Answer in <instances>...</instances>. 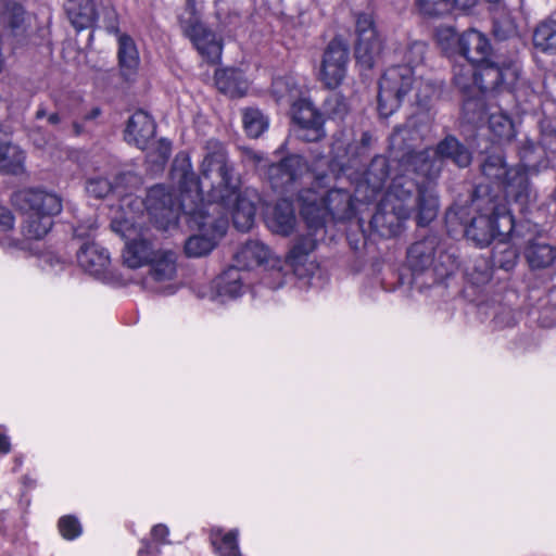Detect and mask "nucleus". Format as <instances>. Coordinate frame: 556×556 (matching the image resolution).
Returning <instances> with one entry per match:
<instances>
[{
    "label": "nucleus",
    "instance_id": "54",
    "mask_svg": "<svg viewBox=\"0 0 556 556\" xmlns=\"http://www.w3.org/2000/svg\"><path fill=\"white\" fill-rule=\"evenodd\" d=\"M96 227L94 223L90 224L89 229H93Z\"/></svg>",
    "mask_w": 556,
    "mask_h": 556
},
{
    "label": "nucleus",
    "instance_id": "41",
    "mask_svg": "<svg viewBox=\"0 0 556 556\" xmlns=\"http://www.w3.org/2000/svg\"><path fill=\"white\" fill-rule=\"evenodd\" d=\"M59 530L66 540H74L81 534V526L74 516H64L59 520Z\"/></svg>",
    "mask_w": 556,
    "mask_h": 556
},
{
    "label": "nucleus",
    "instance_id": "19",
    "mask_svg": "<svg viewBox=\"0 0 556 556\" xmlns=\"http://www.w3.org/2000/svg\"><path fill=\"white\" fill-rule=\"evenodd\" d=\"M244 280V274L240 268L229 267L212 282L210 290L203 292L202 296L213 302L226 303L245 292L248 286Z\"/></svg>",
    "mask_w": 556,
    "mask_h": 556
},
{
    "label": "nucleus",
    "instance_id": "47",
    "mask_svg": "<svg viewBox=\"0 0 556 556\" xmlns=\"http://www.w3.org/2000/svg\"><path fill=\"white\" fill-rule=\"evenodd\" d=\"M48 122L52 125H55L60 122V116L58 113H52L48 116Z\"/></svg>",
    "mask_w": 556,
    "mask_h": 556
},
{
    "label": "nucleus",
    "instance_id": "57",
    "mask_svg": "<svg viewBox=\"0 0 556 556\" xmlns=\"http://www.w3.org/2000/svg\"><path fill=\"white\" fill-rule=\"evenodd\" d=\"M483 279H489V274H488V273H485V275H484V278H483Z\"/></svg>",
    "mask_w": 556,
    "mask_h": 556
},
{
    "label": "nucleus",
    "instance_id": "32",
    "mask_svg": "<svg viewBox=\"0 0 556 556\" xmlns=\"http://www.w3.org/2000/svg\"><path fill=\"white\" fill-rule=\"evenodd\" d=\"M130 178L131 177L128 175H122L117 178L118 182L115 186H113L112 182L108 178L93 177L87 181L86 190L90 195H92L94 198H104L108 194H110L111 192L117 193L119 197V203L116 206L115 205L111 206V216H112L113 212L116 211L121 206L123 198H125L127 195L135 197L131 193L123 194V192L119 190L121 189L119 184L125 180H129Z\"/></svg>",
    "mask_w": 556,
    "mask_h": 556
},
{
    "label": "nucleus",
    "instance_id": "3",
    "mask_svg": "<svg viewBox=\"0 0 556 556\" xmlns=\"http://www.w3.org/2000/svg\"><path fill=\"white\" fill-rule=\"evenodd\" d=\"M391 182L377 204L370 226L381 237L391 238L400 235L405 223L416 213L417 224L426 226L438 214L439 201L432 188L400 166L393 156L389 161Z\"/></svg>",
    "mask_w": 556,
    "mask_h": 556
},
{
    "label": "nucleus",
    "instance_id": "39",
    "mask_svg": "<svg viewBox=\"0 0 556 556\" xmlns=\"http://www.w3.org/2000/svg\"><path fill=\"white\" fill-rule=\"evenodd\" d=\"M437 41L445 52L458 51V39L455 29L451 26H442L437 29Z\"/></svg>",
    "mask_w": 556,
    "mask_h": 556
},
{
    "label": "nucleus",
    "instance_id": "21",
    "mask_svg": "<svg viewBox=\"0 0 556 556\" xmlns=\"http://www.w3.org/2000/svg\"><path fill=\"white\" fill-rule=\"evenodd\" d=\"M79 266L91 276L100 279L111 277V257L106 249L94 242L85 243L77 253Z\"/></svg>",
    "mask_w": 556,
    "mask_h": 556
},
{
    "label": "nucleus",
    "instance_id": "12",
    "mask_svg": "<svg viewBox=\"0 0 556 556\" xmlns=\"http://www.w3.org/2000/svg\"><path fill=\"white\" fill-rule=\"evenodd\" d=\"M315 248L316 239L312 238V236H305L294 243L287 261L274 253L262 268L261 283L271 290L281 288L290 277V268L299 277L313 274L316 269V264L309 260V254Z\"/></svg>",
    "mask_w": 556,
    "mask_h": 556
},
{
    "label": "nucleus",
    "instance_id": "10",
    "mask_svg": "<svg viewBox=\"0 0 556 556\" xmlns=\"http://www.w3.org/2000/svg\"><path fill=\"white\" fill-rule=\"evenodd\" d=\"M144 211L147 199L127 195L112 215L111 227L125 240L123 260L129 268L149 264L157 251L153 249L143 227Z\"/></svg>",
    "mask_w": 556,
    "mask_h": 556
},
{
    "label": "nucleus",
    "instance_id": "15",
    "mask_svg": "<svg viewBox=\"0 0 556 556\" xmlns=\"http://www.w3.org/2000/svg\"><path fill=\"white\" fill-rule=\"evenodd\" d=\"M407 265L414 274H420L431 268L440 275H450L455 266L451 254L439 251L435 237H426L415 242L407 251Z\"/></svg>",
    "mask_w": 556,
    "mask_h": 556
},
{
    "label": "nucleus",
    "instance_id": "25",
    "mask_svg": "<svg viewBox=\"0 0 556 556\" xmlns=\"http://www.w3.org/2000/svg\"><path fill=\"white\" fill-rule=\"evenodd\" d=\"M265 223L271 232L289 236L296 224L292 203L286 199L278 201L271 211L267 212Z\"/></svg>",
    "mask_w": 556,
    "mask_h": 556
},
{
    "label": "nucleus",
    "instance_id": "27",
    "mask_svg": "<svg viewBox=\"0 0 556 556\" xmlns=\"http://www.w3.org/2000/svg\"><path fill=\"white\" fill-rule=\"evenodd\" d=\"M274 252L260 240H249L240 247L235 255L236 267L250 269L264 267Z\"/></svg>",
    "mask_w": 556,
    "mask_h": 556
},
{
    "label": "nucleus",
    "instance_id": "34",
    "mask_svg": "<svg viewBox=\"0 0 556 556\" xmlns=\"http://www.w3.org/2000/svg\"><path fill=\"white\" fill-rule=\"evenodd\" d=\"M533 43L543 52H556V22L541 23L534 30Z\"/></svg>",
    "mask_w": 556,
    "mask_h": 556
},
{
    "label": "nucleus",
    "instance_id": "43",
    "mask_svg": "<svg viewBox=\"0 0 556 556\" xmlns=\"http://www.w3.org/2000/svg\"><path fill=\"white\" fill-rule=\"evenodd\" d=\"M450 12L468 14L478 3V0H448Z\"/></svg>",
    "mask_w": 556,
    "mask_h": 556
},
{
    "label": "nucleus",
    "instance_id": "22",
    "mask_svg": "<svg viewBox=\"0 0 556 556\" xmlns=\"http://www.w3.org/2000/svg\"><path fill=\"white\" fill-rule=\"evenodd\" d=\"M491 51L486 36L476 29L465 31L458 39V52L465 61L482 65L494 64L490 61Z\"/></svg>",
    "mask_w": 556,
    "mask_h": 556
},
{
    "label": "nucleus",
    "instance_id": "2",
    "mask_svg": "<svg viewBox=\"0 0 556 556\" xmlns=\"http://www.w3.org/2000/svg\"><path fill=\"white\" fill-rule=\"evenodd\" d=\"M200 165V177L192 168L190 156L180 152L176 155L170 170V179L179 192V200L194 199L213 211L230 212L235 227L248 231L255 220L260 197L256 190L241 189L240 176L227 159L224 146L217 140H208Z\"/></svg>",
    "mask_w": 556,
    "mask_h": 556
},
{
    "label": "nucleus",
    "instance_id": "8",
    "mask_svg": "<svg viewBox=\"0 0 556 556\" xmlns=\"http://www.w3.org/2000/svg\"><path fill=\"white\" fill-rule=\"evenodd\" d=\"M470 211L475 215L464 220L465 210L447 213V218L457 216L465 226L466 237L478 247H485L495 238H513L516 227L511 212L498 201L497 194L488 192V187L479 186L475 191Z\"/></svg>",
    "mask_w": 556,
    "mask_h": 556
},
{
    "label": "nucleus",
    "instance_id": "35",
    "mask_svg": "<svg viewBox=\"0 0 556 556\" xmlns=\"http://www.w3.org/2000/svg\"><path fill=\"white\" fill-rule=\"evenodd\" d=\"M516 233L514 232L513 238H501L496 244L493 253L494 264L504 270H510L517 263L518 252L516 248L509 245L506 240H514Z\"/></svg>",
    "mask_w": 556,
    "mask_h": 556
},
{
    "label": "nucleus",
    "instance_id": "56",
    "mask_svg": "<svg viewBox=\"0 0 556 556\" xmlns=\"http://www.w3.org/2000/svg\"><path fill=\"white\" fill-rule=\"evenodd\" d=\"M216 15H217V18H219V20L222 18L220 13L218 11L216 12Z\"/></svg>",
    "mask_w": 556,
    "mask_h": 556
},
{
    "label": "nucleus",
    "instance_id": "23",
    "mask_svg": "<svg viewBox=\"0 0 556 556\" xmlns=\"http://www.w3.org/2000/svg\"><path fill=\"white\" fill-rule=\"evenodd\" d=\"M155 135V124L151 116L143 112H135L128 119L125 140L138 149L144 150Z\"/></svg>",
    "mask_w": 556,
    "mask_h": 556
},
{
    "label": "nucleus",
    "instance_id": "49",
    "mask_svg": "<svg viewBox=\"0 0 556 556\" xmlns=\"http://www.w3.org/2000/svg\"><path fill=\"white\" fill-rule=\"evenodd\" d=\"M162 148L164 149V151L162 152V161L164 162L168 157L169 146L166 144V146H164Z\"/></svg>",
    "mask_w": 556,
    "mask_h": 556
},
{
    "label": "nucleus",
    "instance_id": "14",
    "mask_svg": "<svg viewBox=\"0 0 556 556\" xmlns=\"http://www.w3.org/2000/svg\"><path fill=\"white\" fill-rule=\"evenodd\" d=\"M520 78L515 81L514 87L507 88L502 87L496 92L502 93L501 103L494 105L490 104L486 109L484 108V101H482V106L476 109V121L470 122L471 124H477L482 121L483 116H488V125L490 131L493 136L501 141H509L516 135V122L514 117L510 115L507 106L508 101L515 99L516 101H520V98L525 93L520 86Z\"/></svg>",
    "mask_w": 556,
    "mask_h": 556
},
{
    "label": "nucleus",
    "instance_id": "48",
    "mask_svg": "<svg viewBox=\"0 0 556 556\" xmlns=\"http://www.w3.org/2000/svg\"><path fill=\"white\" fill-rule=\"evenodd\" d=\"M138 556H151V555H150V546H149V545H146L144 547H142V548L139 551Z\"/></svg>",
    "mask_w": 556,
    "mask_h": 556
},
{
    "label": "nucleus",
    "instance_id": "30",
    "mask_svg": "<svg viewBox=\"0 0 556 556\" xmlns=\"http://www.w3.org/2000/svg\"><path fill=\"white\" fill-rule=\"evenodd\" d=\"M271 92L278 103L291 105L303 96V88L296 77L288 75L274 79Z\"/></svg>",
    "mask_w": 556,
    "mask_h": 556
},
{
    "label": "nucleus",
    "instance_id": "58",
    "mask_svg": "<svg viewBox=\"0 0 556 556\" xmlns=\"http://www.w3.org/2000/svg\"><path fill=\"white\" fill-rule=\"evenodd\" d=\"M237 556H242V555H237Z\"/></svg>",
    "mask_w": 556,
    "mask_h": 556
},
{
    "label": "nucleus",
    "instance_id": "20",
    "mask_svg": "<svg viewBox=\"0 0 556 556\" xmlns=\"http://www.w3.org/2000/svg\"><path fill=\"white\" fill-rule=\"evenodd\" d=\"M290 106L293 121L300 127V138L305 141H316L325 136L323 116L309 101L302 96Z\"/></svg>",
    "mask_w": 556,
    "mask_h": 556
},
{
    "label": "nucleus",
    "instance_id": "26",
    "mask_svg": "<svg viewBox=\"0 0 556 556\" xmlns=\"http://www.w3.org/2000/svg\"><path fill=\"white\" fill-rule=\"evenodd\" d=\"M214 83L219 92L230 98L245 96L250 86V81L244 74L232 67L216 70Z\"/></svg>",
    "mask_w": 556,
    "mask_h": 556
},
{
    "label": "nucleus",
    "instance_id": "1",
    "mask_svg": "<svg viewBox=\"0 0 556 556\" xmlns=\"http://www.w3.org/2000/svg\"><path fill=\"white\" fill-rule=\"evenodd\" d=\"M371 142L369 132H363L359 142L354 138L352 129L339 131L331 144V160L325 155L314 156L312 168L300 155H290L278 163L267 164L261 152L244 150V160L251 161L262 172L274 189L288 190L299 180H312L316 188L303 189L299 192L301 214L314 236L328 219L345 220L354 215V202L351 193L343 188L329 187L330 181L340 173L345 174L355 184V200L370 202L375 200L386 186L389 177V162L384 156H376L368 168L358 177L348 173L358 156L365 153Z\"/></svg>",
    "mask_w": 556,
    "mask_h": 556
},
{
    "label": "nucleus",
    "instance_id": "6",
    "mask_svg": "<svg viewBox=\"0 0 556 556\" xmlns=\"http://www.w3.org/2000/svg\"><path fill=\"white\" fill-rule=\"evenodd\" d=\"M520 164L507 168L501 155H490L482 164V173L505 193L507 202L516 205L521 213L529 210L536 200L529 185V176L548 166L545 152L532 141L520 149Z\"/></svg>",
    "mask_w": 556,
    "mask_h": 556
},
{
    "label": "nucleus",
    "instance_id": "44",
    "mask_svg": "<svg viewBox=\"0 0 556 556\" xmlns=\"http://www.w3.org/2000/svg\"><path fill=\"white\" fill-rule=\"evenodd\" d=\"M152 538L157 542H165L169 534L168 528L165 525H156L151 530Z\"/></svg>",
    "mask_w": 556,
    "mask_h": 556
},
{
    "label": "nucleus",
    "instance_id": "38",
    "mask_svg": "<svg viewBox=\"0 0 556 556\" xmlns=\"http://www.w3.org/2000/svg\"><path fill=\"white\" fill-rule=\"evenodd\" d=\"M239 531L237 529L230 530L220 534V540L217 536L212 538L215 552L219 556H237L241 555L238 543Z\"/></svg>",
    "mask_w": 556,
    "mask_h": 556
},
{
    "label": "nucleus",
    "instance_id": "31",
    "mask_svg": "<svg viewBox=\"0 0 556 556\" xmlns=\"http://www.w3.org/2000/svg\"><path fill=\"white\" fill-rule=\"evenodd\" d=\"M118 61L122 74L129 79L139 67L140 59L134 40L127 35L118 38Z\"/></svg>",
    "mask_w": 556,
    "mask_h": 556
},
{
    "label": "nucleus",
    "instance_id": "4",
    "mask_svg": "<svg viewBox=\"0 0 556 556\" xmlns=\"http://www.w3.org/2000/svg\"><path fill=\"white\" fill-rule=\"evenodd\" d=\"M180 212L186 215L189 227L197 230V233L186 240V254L190 257H202L211 253L226 233L230 212L213 211L205 204L194 202V199L188 202V198H182L176 202L167 188L161 185L149 189L147 213L159 229H175Z\"/></svg>",
    "mask_w": 556,
    "mask_h": 556
},
{
    "label": "nucleus",
    "instance_id": "55",
    "mask_svg": "<svg viewBox=\"0 0 556 556\" xmlns=\"http://www.w3.org/2000/svg\"><path fill=\"white\" fill-rule=\"evenodd\" d=\"M34 142L37 144V147H42V144L37 142L35 139H34Z\"/></svg>",
    "mask_w": 556,
    "mask_h": 556
},
{
    "label": "nucleus",
    "instance_id": "40",
    "mask_svg": "<svg viewBox=\"0 0 556 556\" xmlns=\"http://www.w3.org/2000/svg\"><path fill=\"white\" fill-rule=\"evenodd\" d=\"M416 3L425 15L438 16L450 13L448 0H416Z\"/></svg>",
    "mask_w": 556,
    "mask_h": 556
},
{
    "label": "nucleus",
    "instance_id": "46",
    "mask_svg": "<svg viewBox=\"0 0 556 556\" xmlns=\"http://www.w3.org/2000/svg\"><path fill=\"white\" fill-rule=\"evenodd\" d=\"M100 109L99 108H93L87 115H86V119H93V118H97L99 115H100Z\"/></svg>",
    "mask_w": 556,
    "mask_h": 556
},
{
    "label": "nucleus",
    "instance_id": "50",
    "mask_svg": "<svg viewBox=\"0 0 556 556\" xmlns=\"http://www.w3.org/2000/svg\"><path fill=\"white\" fill-rule=\"evenodd\" d=\"M74 233L75 236L77 237H84L86 236L87 233L83 230L81 226L77 227L75 230H74Z\"/></svg>",
    "mask_w": 556,
    "mask_h": 556
},
{
    "label": "nucleus",
    "instance_id": "53",
    "mask_svg": "<svg viewBox=\"0 0 556 556\" xmlns=\"http://www.w3.org/2000/svg\"><path fill=\"white\" fill-rule=\"evenodd\" d=\"M519 112L520 113H527L528 109L527 108H519V110H518V112L516 114H518Z\"/></svg>",
    "mask_w": 556,
    "mask_h": 556
},
{
    "label": "nucleus",
    "instance_id": "42",
    "mask_svg": "<svg viewBox=\"0 0 556 556\" xmlns=\"http://www.w3.org/2000/svg\"><path fill=\"white\" fill-rule=\"evenodd\" d=\"M325 110L332 118H342L348 112V104L342 97L336 94L326 101Z\"/></svg>",
    "mask_w": 556,
    "mask_h": 556
},
{
    "label": "nucleus",
    "instance_id": "51",
    "mask_svg": "<svg viewBox=\"0 0 556 556\" xmlns=\"http://www.w3.org/2000/svg\"><path fill=\"white\" fill-rule=\"evenodd\" d=\"M43 116H46V111H45V109H42V108L38 109V110H37V112H36V118L40 119V118H42Z\"/></svg>",
    "mask_w": 556,
    "mask_h": 556
},
{
    "label": "nucleus",
    "instance_id": "37",
    "mask_svg": "<svg viewBox=\"0 0 556 556\" xmlns=\"http://www.w3.org/2000/svg\"><path fill=\"white\" fill-rule=\"evenodd\" d=\"M426 52V45L422 41H414L408 45L403 51L399 52L402 56V63L400 65H412L415 68V73L421 78L422 74V61Z\"/></svg>",
    "mask_w": 556,
    "mask_h": 556
},
{
    "label": "nucleus",
    "instance_id": "18",
    "mask_svg": "<svg viewBox=\"0 0 556 556\" xmlns=\"http://www.w3.org/2000/svg\"><path fill=\"white\" fill-rule=\"evenodd\" d=\"M355 58L357 63L364 68H371L379 60L383 40L379 35L372 15L362 13L356 18Z\"/></svg>",
    "mask_w": 556,
    "mask_h": 556
},
{
    "label": "nucleus",
    "instance_id": "36",
    "mask_svg": "<svg viewBox=\"0 0 556 556\" xmlns=\"http://www.w3.org/2000/svg\"><path fill=\"white\" fill-rule=\"evenodd\" d=\"M243 126L249 137L258 138L267 129L268 121L261 111L247 109L243 112Z\"/></svg>",
    "mask_w": 556,
    "mask_h": 556
},
{
    "label": "nucleus",
    "instance_id": "52",
    "mask_svg": "<svg viewBox=\"0 0 556 556\" xmlns=\"http://www.w3.org/2000/svg\"><path fill=\"white\" fill-rule=\"evenodd\" d=\"M74 129L77 135H79L81 132V128L78 124H74Z\"/></svg>",
    "mask_w": 556,
    "mask_h": 556
},
{
    "label": "nucleus",
    "instance_id": "45",
    "mask_svg": "<svg viewBox=\"0 0 556 556\" xmlns=\"http://www.w3.org/2000/svg\"><path fill=\"white\" fill-rule=\"evenodd\" d=\"M10 452L9 438L0 431V454H8Z\"/></svg>",
    "mask_w": 556,
    "mask_h": 556
},
{
    "label": "nucleus",
    "instance_id": "11",
    "mask_svg": "<svg viewBox=\"0 0 556 556\" xmlns=\"http://www.w3.org/2000/svg\"><path fill=\"white\" fill-rule=\"evenodd\" d=\"M11 202L25 215L22 235L35 241L46 237L53 226V217L63 208L62 198L46 188L20 189L12 194Z\"/></svg>",
    "mask_w": 556,
    "mask_h": 556
},
{
    "label": "nucleus",
    "instance_id": "16",
    "mask_svg": "<svg viewBox=\"0 0 556 556\" xmlns=\"http://www.w3.org/2000/svg\"><path fill=\"white\" fill-rule=\"evenodd\" d=\"M350 50L348 45L338 38L332 39L326 47L317 77L328 89L340 87L348 76Z\"/></svg>",
    "mask_w": 556,
    "mask_h": 556
},
{
    "label": "nucleus",
    "instance_id": "7",
    "mask_svg": "<svg viewBox=\"0 0 556 556\" xmlns=\"http://www.w3.org/2000/svg\"><path fill=\"white\" fill-rule=\"evenodd\" d=\"M454 84L466 94L463 104L464 116L467 122L476 121V109L482 106V97L486 92H494L502 87H514L519 79V65L510 61L498 64H477L465 61L454 66Z\"/></svg>",
    "mask_w": 556,
    "mask_h": 556
},
{
    "label": "nucleus",
    "instance_id": "33",
    "mask_svg": "<svg viewBox=\"0 0 556 556\" xmlns=\"http://www.w3.org/2000/svg\"><path fill=\"white\" fill-rule=\"evenodd\" d=\"M25 161L24 151L16 144L0 140V172L18 174Z\"/></svg>",
    "mask_w": 556,
    "mask_h": 556
},
{
    "label": "nucleus",
    "instance_id": "9",
    "mask_svg": "<svg viewBox=\"0 0 556 556\" xmlns=\"http://www.w3.org/2000/svg\"><path fill=\"white\" fill-rule=\"evenodd\" d=\"M440 85L431 78H421L412 65H393L384 71L379 80L378 111L382 117L395 112L404 98L413 93L414 103L420 108L439 94Z\"/></svg>",
    "mask_w": 556,
    "mask_h": 556
},
{
    "label": "nucleus",
    "instance_id": "24",
    "mask_svg": "<svg viewBox=\"0 0 556 556\" xmlns=\"http://www.w3.org/2000/svg\"><path fill=\"white\" fill-rule=\"evenodd\" d=\"M15 217L12 212L3 206H0V245L9 253L30 252L34 253L31 241L23 236V239L17 238L14 229Z\"/></svg>",
    "mask_w": 556,
    "mask_h": 556
},
{
    "label": "nucleus",
    "instance_id": "28",
    "mask_svg": "<svg viewBox=\"0 0 556 556\" xmlns=\"http://www.w3.org/2000/svg\"><path fill=\"white\" fill-rule=\"evenodd\" d=\"M65 10L72 25L77 30L93 26L97 12L92 0H67Z\"/></svg>",
    "mask_w": 556,
    "mask_h": 556
},
{
    "label": "nucleus",
    "instance_id": "29",
    "mask_svg": "<svg viewBox=\"0 0 556 556\" xmlns=\"http://www.w3.org/2000/svg\"><path fill=\"white\" fill-rule=\"evenodd\" d=\"M525 254L532 268H544L555 261L556 249L544 237L540 236L529 241Z\"/></svg>",
    "mask_w": 556,
    "mask_h": 556
},
{
    "label": "nucleus",
    "instance_id": "5",
    "mask_svg": "<svg viewBox=\"0 0 556 556\" xmlns=\"http://www.w3.org/2000/svg\"><path fill=\"white\" fill-rule=\"evenodd\" d=\"M416 117L408 119L407 125L396 128L390 138V155L400 162L401 167H405L415 178L418 177L433 179L443 166L445 160L452 161L458 167H466L471 163V153L455 137L446 136L437 149H416L406 142L407 139H421L416 136Z\"/></svg>",
    "mask_w": 556,
    "mask_h": 556
},
{
    "label": "nucleus",
    "instance_id": "17",
    "mask_svg": "<svg viewBox=\"0 0 556 556\" xmlns=\"http://www.w3.org/2000/svg\"><path fill=\"white\" fill-rule=\"evenodd\" d=\"M176 254L170 250H157L149 263V274L143 279V287L152 292L173 294L177 290Z\"/></svg>",
    "mask_w": 556,
    "mask_h": 556
},
{
    "label": "nucleus",
    "instance_id": "13",
    "mask_svg": "<svg viewBox=\"0 0 556 556\" xmlns=\"http://www.w3.org/2000/svg\"><path fill=\"white\" fill-rule=\"evenodd\" d=\"M179 26L204 61L216 63L220 60L223 38L202 22L195 0H186V8L179 15Z\"/></svg>",
    "mask_w": 556,
    "mask_h": 556
}]
</instances>
